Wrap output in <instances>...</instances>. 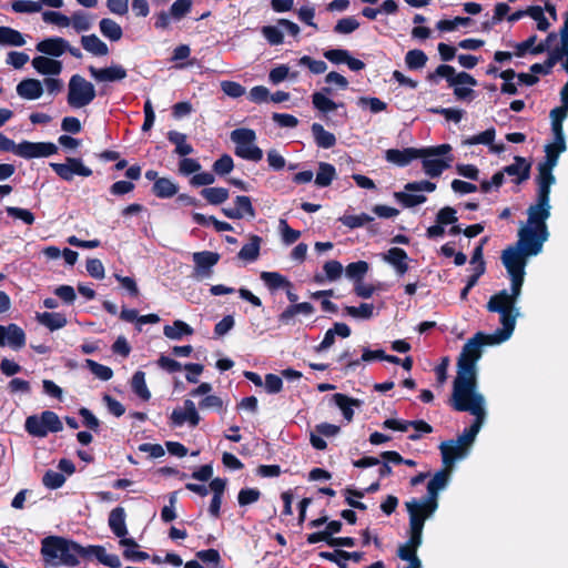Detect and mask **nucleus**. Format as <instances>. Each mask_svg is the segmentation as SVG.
<instances>
[{"mask_svg":"<svg viewBox=\"0 0 568 568\" xmlns=\"http://www.w3.org/2000/svg\"><path fill=\"white\" fill-rule=\"evenodd\" d=\"M427 59L426 53L419 49L409 50L405 55L406 65L410 70L422 69L425 67Z\"/></svg>","mask_w":568,"mask_h":568,"instance_id":"6e6d98bb","label":"nucleus"},{"mask_svg":"<svg viewBox=\"0 0 568 568\" xmlns=\"http://www.w3.org/2000/svg\"><path fill=\"white\" fill-rule=\"evenodd\" d=\"M422 164L424 172L430 176V178H438L442 175L444 170L448 169L450 166V162L453 161V158L449 156L446 160L444 159H429V158H422Z\"/></svg>","mask_w":568,"mask_h":568,"instance_id":"473e14b6","label":"nucleus"},{"mask_svg":"<svg viewBox=\"0 0 568 568\" xmlns=\"http://www.w3.org/2000/svg\"><path fill=\"white\" fill-rule=\"evenodd\" d=\"M73 29L80 33L91 29L92 22L88 13L77 11L70 17Z\"/></svg>","mask_w":568,"mask_h":568,"instance_id":"774afa93","label":"nucleus"},{"mask_svg":"<svg viewBox=\"0 0 568 568\" xmlns=\"http://www.w3.org/2000/svg\"><path fill=\"white\" fill-rule=\"evenodd\" d=\"M537 170V195L550 197L551 185L556 182V178L552 174V168H548L546 165L538 163Z\"/></svg>","mask_w":568,"mask_h":568,"instance_id":"393cba45","label":"nucleus"},{"mask_svg":"<svg viewBox=\"0 0 568 568\" xmlns=\"http://www.w3.org/2000/svg\"><path fill=\"white\" fill-rule=\"evenodd\" d=\"M67 538L60 536H49L42 540L41 552L45 557L58 558L60 557L61 549Z\"/></svg>","mask_w":568,"mask_h":568,"instance_id":"58836bf2","label":"nucleus"},{"mask_svg":"<svg viewBox=\"0 0 568 568\" xmlns=\"http://www.w3.org/2000/svg\"><path fill=\"white\" fill-rule=\"evenodd\" d=\"M261 280L265 283L270 291L280 288H292V283L278 272H262Z\"/></svg>","mask_w":568,"mask_h":568,"instance_id":"a19ab883","label":"nucleus"},{"mask_svg":"<svg viewBox=\"0 0 568 568\" xmlns=\"http://www.w3.org/2000/svg\"><path fill=\"white\" fill-rule=\"evenodd\" d=\"M312 103L313 106L322 113H328L345 106L343 102H335L323 92H314L312 94Z\"/></svg>","mask_w":568,"mask_h":568,"instance_id":"79ce46f5","label":"nucleus"},{"mask_svg":"<svg viewBox=\"0 0 568 568\" xmlns=\"http://www.w3.org/2000/svg\"><path fill=\"white\" fill-rule=\"evenodd\" d=\"M336 176L335 166L327 162H321L315 178V184L320 187H326L332 184Z\"/></svg>","mask_w":568,"mask_h":568,"instance_id":"de8ad7c7","label":"nucleus"},{"mask_svg":"<svg viewBox=\"0 0 568 568\" xmlns=\"http://www.w3.org/2000/svg\"><path fill=\"white\" fill-rule=\"evenodd\" d=\"M9 345L13 349H20L26 345V333L17 324L0 325V346Z\"/></svg>","mask_w":568,"mask_h":568,"instance_id":"2eb2a0df","label":"nucleus"},{"mask_svg":"<svg viewBox=\"0 0 568 568\" xmlns=\"http://www.w3.org/2000/svg\"><path fill=\"white\" fill-rule=\"evenodd\" d=\"M420 158L419 149L415 148H405L403 150L399 149H388L385 152L386 161L394 163L400 168L408 165L413 160Z\"/></svg>","mask_w":568,"mask_h":568,"instance_id":"aec40b11","label":"nucleus"},{"mask_svg":"<svg viewBox=\"0 0 568 568\" xmlns=\"http://www.w3.org/2000/svg\"><path fill=\"white\" fill-rule=\"evenodd\" d=\"M179 186L169 178H160L153 183L152 193L159 199H170L178 194Z\"/></svg>","mask_w":568,"mask_h":568,"instance_id":"e433bc0d","label":"nucleus"},{"mask_svg":"<svg viewBox=\"0 0 568 568\" xmlns=\"http://www.w3.org/2000/svg\"><path fill=\"white\" fill-rule=\"evenodd\" d=\"M220 261V254L211 251L195 252L193 254V262L196 270L205 275L211 273V268Z\"/></svg>","mask_w":568,"mask_h":568,"instance_id":"bb28decb","label":"nucleus"},{"mask_svg":"<svg viewBox=\"0 0 568 568\" xmlns=\"http://www.w3.org/2000/svg\"><path fill=\"white\" fill-rule=\"evenodd\" d=\"M85 367L101 381H109L113 377V371L111 367L102 365L93 359H85Z\"/></svg>","mask_w":568,"mask_h":568,"instance_id":"bf43d9fd","label":"nucleus"},{"mask_svg":"<svg viewBox=\"0 0 568 568\" xmlns=\"http://www.w3.org/2000/svg\"><path fill=\"white\" fill-rule=\"evenodd\" d=\"M97 97L93 83L80 74H73L68 83L67 102L73 109H81L90 103Z\"/></svg>","mask_w":568,"mask_h":568,"instance_id":"39448f33","label":"nucleus"},{"mask_svg":"<svg viewBox=\"0 0 568 568\" xmlns=\"http://www.w3.org/2000/svg\"><path fill=\"white\" fill-rule=\"evenodd\" d=\"M192 220L194 223L201 225V226H207L212 224L216 232H224V231H233V226L224 221H219L215 216H205L202 213L194 212L192 214Z\"/></svg>","mask_w":568,"mask_h":568,"instance_id":"09e8293b","label":"nucleus"},{"mask_svg":"<svg viewBox=\"0 0 568 568\" xmlns=\"http://www.w3.org/2000/svg\"><path fill=\"white\" fill-rule=\"evenodd\" d=\"M351 327L345 323L336 322L333 327L327 329L323 341L315 347L316 352H323L328 349L335 343V337L347 338L351 336Z\"/></svg>","mask_w":568,"mask_h":568,"instance_id":"5701e85b","label":"nucleus"},{"mask_svg":"<svg viewBox=\"0 0 568 568\" xmlns=\"http://www.w3.org/2000/svg\"><path fill=\"white\" fill-rule=\"evenodd\" d=\"M314 141L318 148L331 149L336 144V136L324 129L320 123H313L311 126Z\"/></svg>","mask_w":568,"mask_h":568,"instance_id":"72a5a7b5","label":"nucleus"},{"mask_svg":"<svg viewBox=\"0 0 568 568\" xmlns=\"http://www.w3.org/2000/svg\"><path fill=\"white\" fill-rule=\"evenodd\" d=\"M449 405L456 412H468L475 416L473 424L468 428H465L463 434L455 439L456 443L468 452V448L475 442L486 417L485 397L484 395L468 396L452 394Z\"/></svg>","mask_w":568,"mask_h":568,"instance_id":"f03ea898","label":"nucleus"},{"mask_svg":"<svg viewBox=\"0 0 568 568\" xmlns=\"http://www.w3.org/2000/svg\"><path fill=\"white\" fill-rule=\"evenodd\" d=\"M496 345L488 334L477 332L463 346L457 361V375L453 383L455 395H481L477 392V368L476 363L481 357V347Z\"/></svg>","mask_w":568,"mask_h":568,"instance_id":"f257e3e1","label":"nucleus"},{"mask_svg":"<svg viewBox=\"0 0 568 568\" xmlns=\"http://www.w3.org/2000/svg\"><path fill=\"white\" fill-rule=\"evenodd\" d=\"M91 556L90 546L83 547L77 541L67 539L61 552L60 559L61 562L68 567H75L80 564L79 557H88Z\"/></svg>","mask_w":568,"mask_h":568,"instance_id":"ddd939ff","label":"nucleus"},{"mask_svg":"<svg viewBox=\"0 0 568 568\" xmlns=\"http://www.w3.org/2000/svg\"><path fill=\"white\" fill-rule=\"evenodd\" d=\"M17 93L23 99L36 100L43 94V87L37 79H24L18 83Z\"/></svg>","mask_w":568,"mask_h":568,"instance_id":"cd10ccee","label":"nucleus"},{"mask_svg":"<svg viewBox=\"0 0 568 568\" xmlns=\"http://www.w3.org/2000/svg\"><path fill=\"white\" fill-rule=\"evenodd\" d=\"M498 313L500 315L499 321L501 327L497 328L493 334H488L489 337L491 338V342L496 344H500L511 336L516 326V318L518 316V311L516 308L511 311L504 310Z\"/></svg>","mask_w":568,"mask_h":568,"instance_id":"f8f14e48","label":"nucleus"},{"mask_svg":"<svg viewBox=\"0 0 568 568\" xmlns=\"http://www.w3.org/2000/svg\"><path fill=\"white\" fill-rule=\"evenodd\" d=\"M58 152V146L52 142L22 141L18 144L17 155L24 159L45 158Z\"/></svg>","mask_w":568,"mask_h":568,"instance_id":"1a4fd4ad","label":"nucleus"},{"mask_svg":"<svg viewBox=\"0 0 568 568\" xmlns=\"http://www.w3.org/2000/svg\"><path fill=\"white\" fill-rule=\"evenodd\" d=\"M515 304L516 301L510 297L507 290H501L489 298L487 310L493 313L504 310L511 311L515 308Z\"/></svg>","mask_w":568,"mask_h":568,"instance_id":"c756f323","label":"nucleus"},{"mask_svg":"<svg viewBox=\"0 0 568 568\" xmlns=\"http://www.w3.org/2000/svg\"><path fill=\"white\" fill-rule=\"evenodd\" d=\"M550 197L537 195L536 203L527 210L528 220L526 225L548 230L546 221L550 216Z\"/></svg>","mask_w":568,"mask_h":568,"instance_id":"6e6552de","label":"nucleus"},{"mask_svg":"<svg viewBox=\"0 0 568 568\" xmlns=\"http://www.w3.org/2000/svg\"><path fill=\"white\" fill-rule=\"evenodd\" d=\"M549 237V231L535 226L523 225L518 230L516 245H510L501 253V257L517 260L527 264V258L542 251L544 243Z\"/></svg>","mask_w":568,"mask_h":568,"instance_id":"7ed1b4c3","label":"nucleus"},{"mask_svg":"<svg viewBox=\"0 0 568 568\" xmlns=\"http://www.w3.org/2000/svg\"><path fill=\"white\" fill-rule=\"evenodd\" d=\"M125 516V509L121 506L113 508L109 514V527L111 531L119 538L125 537L128 535Z\"/></svg>","mask_w":568,"mask_h":568,"instance_id":"a878e982","label":"nucleus"},{"mask_svg":"<svg viewBox=\"0 0 568 568\" xmlns=\"http://www.w3.org/2000/svg\"><path fill=\"white\" fill-rule=\"evenodd\" d=\"M37 318L42 325L48 327L50 331L60 329L67 325L65 316L60 313L44 312L38 314Z\"/></svg>","mask_w":568,"mask_h":568,"instance_id":"3c124183","label":"nucleus"},{"mask_svg":"<svg viewBox=\"0 0 568 568\" xmlns=\"http://www.w3.org/2000/svg\"><path fill=\"white\" fill-rule=\"evenodd\" d=\"M88 71L91 78L98 83H112L119 82L126 78L128 71L121 64L112 63L105 68H95L94 65H89Z\"/></svg>","mask_w":568,"mask_h":568,"instance_id":"9b49d317","label":"nucleus"},{"mask_svg":"<svg viewBox=\"0 0 568 568\" xmlns=\"http://www.w3.org/2000/svg\"><path fill=\"white\" fill-rule=\"evenodd\" d=\"M163 334L170 339H181L184 335H192L193 328L185 322L176 320L172 325H165Z\"/></svg>","mask_w":568,"mask_h":568,"instance_id":"49530a36","label":"nucleus"},{"mask_svg":"<svg viewBox=\"0 0 568 568\" xmlns=\"http://www.w3.org/2000/svg\"><path fill=\"white\" fill-rule=\"evenodd\" d=\"M64 483L65 476L62 473L54 471L52 469H48L42 477L43 486L49 489H58L62 487Z\"/></svg>","mask_w":568,"mask_h":568,"instance_id":"69168bd1","label":"nucleus"},{"mask_svg":"<svg viewBox=\"0 0 568 568\" xmlns=\"http://www.w3.org/2000/svg\"><path fill=\"white\" fill-rule=\"evenodd\" d=\"M314 311V306L308 302L293 303L278 315V322L281 324L288 325L292 323L295 315H311Z\"/></svg>","mask_w":568,"mask_h":568,"instance_id":"c85d7f7f","label":"nucleus"},{"mask_svg":"<svg viewBox=\"0 0 568 568\" xmlns=\"http://www.w3.org/2000/svg\"><path fill=\"white\" fill-rule=\"evenodd\" d=\"M405 506L409 515L408 532L423 536L425 521L434 515L438 508V504L423 497L420 500L413 498L406 501Z\"/></svg>","mask_w":568,"mask_h":568,"instance_id":"423d86ee","label":"nucleus"},{"mask_svg":"<svg viewBox=\"0 0 568 568\" xmlns=\"http://www.w3.org/2000/svg\"><path fill=\"white\" fill-rule=\"evenodd\" d=\"M201 195L212 205H219L224 203L230 192L225 187H205L201 191Z\"/></svg>","mask_w":568,"mask_h":568,"instance_id":"603ef678","label":"nucleus"},{"mask_svg":"<svg viewBox=\"0 0 568 568\" xmlns=\"http://www.w3.org/2000/svg\"><path fill=\"white\" fill-rule=\"evenodd\" d=\"M333 400L336 406L342 410L344 418L347 422H352L354 417L353 407H361L363 402L358 398L349 397L342 393H336L333 395Z\"/></svg>","mask_w":568,"mask_h":568,"instance_id":"7c9ffc66","label":"nucleus"},{"mask_svg":"<svg viewBox=\"0 0 568 568\" xmlns=\"http://www.w3.org/2000/svg\"><path fill=\"white\" fill-rule=\"evenodd\" d=\"M196 558L206 565H211L212 568L222 567V558L217 549L210 548L200 550L196 552Z\"/></svg>","mask_w":568,"mask_h":568,"instance_id":"680f3d73","label":"nucleus"},{"mask_svg":"<svg viewBox=\"0 0 568 568\" xmlns=\"http://www.w3.org/2000/svg\"><path fill=\"white\" fill-rule=\"evenodd\" d=\"M505 174L515 176L514 182L521 184L530 178L531 162L527 159L516 155L514 156V163L503 168Z\"/></svg>","mask_w":568,"mask_h":568,"instance_id":"f3484780","label":"nucleus"},{"mask_svg":"<svg viewBox=\"0 0 568 568\" xmlns=\"http://www.w3.org/2000/svg\"><path fill=\"white\" fill-rule=\"evenodd\" d=\"M318 556L325 560L332 561L339 566V568H347L346 560H353L354 562H359L364 558V552L362 551H346L343 549H335L333 552L331 551H321Z\"/></svg>","mask_w":568,"mask_h":568,"instance_id":"412c9836","label":"nucleus"},{"mask_svg":"<svg viewBox=\"0 0 568 568\" xmlns=\"http://www.w3.org/2000/svg\"><path fill=\"white\" fill-rule=\"evenodd\" d=\"M0 44L9 45V47H22L26 44V39L23 34L11 28V27H0Z\"/></svg>","mask_w":568,"mask_h":568,"instance_id":"ea45409f","label":"nucleus"},{"mask_svg":"<svg viewBox=\"0 0 568 568\" xmlns=\"http://www.w3.org/2000/svg\"><path fill=\"white\" fill-rule=\"evenodd\" d=\"M452 469L445 467L438 470L427 484V494L425 498L435 504H438V493L444 489L450 478Z\"/></svg>","mask_w":568,"mask_h":568,"instance_id":"6ab92c4d","label":"nucleus"},{"mask_svg":"<svg viewBox=\"0 0 568 568\" xmlns=\"http://www.w3.org/2000/svg\"><path fill=\"white\" fill-rule=\"evenodd\" d=\"M171 425L179 427L189 423L191 427H196L200 424L201 417L191 399L184 400V410L180 408L173 409L170 416Z\"/></svg>","mask_w":568,"mask_h":568,"instance_id":"4468645a","label":"nucleus"},{"mask_svg":"<svg viewBox=\"0 0 568 568\" xmlns=\"http://www.w3.org/2000/svg\"><path fill=\"white\" fill-rule=\"evenodd\" d=\"M323 270L325 272V276L322 274H316L314 276V281L318 284L324 283L325 278L331 282L338 280L343 273V265L341 262L332 260L325 262Z\"/></svg>","mask_w":568,"mask_h":568,"instance_id":"a18cd8bd","label":"nucleus"},{"mask_svg":"<svg viewBox=\"0 0 568 568\" xmlns=\"http://www.w3.org/2000/svg\"><path fill=\"white\" fill-rule=\"evenodd\" d=\"M374 219L367 213H361L358 215L344 214L338 219V221L347 226L348 229H358L364 226L365 224L372 222Z\"/></svg>","mask_w":568,"mask_h":568,"instance_id":"4d7b16f0","label":"nucleus"},{"mask_svg":"<svg viewBox=\"0 0 568 568\" xmlns=\"http://www.w3.org/2000/svg\"><path fill=\"white\" fill-rule=\"evenodd\" d=\"M344 311L352 317L368 320L374 314V305L362 303L359 306H345Z\"/></svg>","mask_w":568,"mask_h":568,"instance_id":"0e129e2a","label":"nucleus"},{"mask_svg":"<svg viewBox=\"0 0 568 568\" xmlns=\"http://www.w3.org/2000/svg\"><path fill=\"white\" fill-rule=\"evenodd\" d=\"M406 192H395L394 197L404 206V207H414L419 204H423L427 201V197L423 194H412Z\"/></svg>","mask_w":568,"mask_h":568,"instance_id":"13d9d810","label":"nucleus"},{"mask_svg":"<svg viewBox=\"0 0 568 568\" xmlns=\"http://www.w3.org/2000/svg\"><path fill=\"white\" fill-rule=\"evenodd\" d=\"M53 172L63 181H72L74 175L89 178L92 170L83 164L80 158H67L65 163H50Z\"/></svg>","mask_w":568,"mask_h":568,"instance_id":"0eeeda50","label":"nucleus"},{"mask_svg":"<svg viewBox=\"0 0 568 568\" xmlns=\"http://www.w3.org/2000/svg\"><path fill=\"white\" fill-rule=\"evenodd\" d=\"M41 418L43 420L44 428L47 429V434L58 433L63 429V425L54 412L44 410L41 413Z\"/></svg>","mask_w":568,"mask_h":568,"instance_id":"e2e57ef3","label":"nucleus"},{"mask_svg":"<svg viewBox=\"0 0 568 568\" xmlns=\"http://www.w3.org/2000/svg\"><path fill=\"white\" fill-rule=\"evenodd\" d=\"M407 260L406 251L400 247H390L383 254V261L392 265L399 276L406 274L409 268Z\"/></svg>","mask_w":568,"mask_h":568,"instance_id":"4be33fe9","label":"nucleus"},{"mask_svg":"<svg viewBox=\"0 0 568 568\" xmlns=\"http://www.w3.org/2000/svg\"><path fill=\"white\" fill-rule=\"evenodd\" d=\"M501 262L511 281V292L509 293V295L513 300L517 302V298L521 293V287L524 284L526 264L517 260H509L505 257H501Z\"/></svg>","mask_w":568,"mask_h":568,"instance_id":"9d476101","label":"nucleus"},{"mask_svg":"<svg viewBox=\"0 0 568 568\" xmlns=\"http://www.w3.org/2000/svg\"><path fill=\"white\" fill-rule=\"evenodd\" d=\"M231 141L235 143L234 154L243 160L258 162L263 159V150L255 145L256 133L248 128H239L231 132Z\"/></svg>","mask_w":568,"mask_h":568,"instance_id":"20e7f679","label":"nucleus"},{"mask_svg":"<svg viewBox=\"0 0 568 568\" xmlns=\"http://www.w3.org/2000/svg\"><path fill=\"white\" fill-rule=\"evenodd\" d=\"M298 72H290V68L286 64H280L270 71L268 79L272 83L277 84L284 81L286 78L296 79Z\"/></svg>","mask_w":568,"mask_h":568,"instance_id":"052dcab7","label":"nucleus"},{"mask_svg":"<svg viewBox=\"0 0 568 568\" xmlns=\"http://www.w3.org/2000/svg\"><path fill=\"white\" fill-rule=\"evenodd\" d=\"M166 138L175 145L174 152L178 155L187 156L194 152L193 146L186 142V134L172 130L168 132Z\"/></svg>","mask_w":568,"mask_h":568,"instance_id":"4c0bfd02","label":"nucleus"},{"mask_svg":"<svg viewBox=\"0 0 568 568\" xmlns=\"http://www.w3.org/2000/svg\"><path fill=\"white\" fill-rule=\"evenodd\" d=\"M24 428L30 435H32L34 437L41 438V437H45L48 435L47 429L44 428L41 415L40 416L31 415V416L27 417L26 423H24Z\"/></svg>","mask_w":568,"mask_h":568,"instance_id":"5fc2aeb1","label":"nucleus"},{"mask_svg":"<svg viewBox=\"0 0 568 568\" xmlns=\"http://www.w3.org/2000/svg\"><path fill=\"white\" fill-rule=\"evenodd\" d=\"M368 268L369 265L366 261H357L349 263L345 268V273L348 278L354 280L357 283L363 281Z\"/></svg>","mask_w":568,"mask_h":568,"instance_id":"864d4df0","label":"nucleus"},{"mask_svg":"<svg viewBox=\"0 0 568 568\" xmlns=\"http://www.w3.org/2000/svg\"><path fill=\"white\" fill-rule=\"evenodd\" d=\"M261 243L262 239L258 235H251L250 243H246L242 246L237 253V257L246 262L256 261L260 256Z\"/></svg>","mask_w":568,"mask_h":568,"instance_id":"c9c22d12","label":"nucleus"},{"mask_svg":"<svg viewBox=\"0 0 568 568\" xmlns=\"http://www.w3.org/2000/svg\"><path fill=\"white\" fill-rule=\"evenodd\" d=\"M100 32L110 41H119L123 36L121 26L110 18H103L99 22Z\"/></svg>","mask_w":568,"mask_h":568,"instance_id":"c03bdc74","label":"nucleus"},{"mask_svg":"<svg viewBox=\"0 0 568 568\" xmlns=\"http://www.w3.org/2000/svg\"><path fill=\"white\" fill-rule=\"evenodd\" d=\"M423 542V536L408 532V540L406 544L400 545L397 550V556L405 561H408L409 565L416 564L417 566H422L420 559L417 557V549L420 547Z\"/></svg>","mask_w":568,"mask_h":568,"instance_id":"dca6fc26","label":"nucleus"},{"mask_svg":"<svg viewBox=\"0 0 568 568\" xmlns=\"http://www.w3.org/2000/svg\"><path fill=\"white\" fill-rule=\"evenodd\" d=\"M81 45L97 57H104L109 53L108 45L97 34L82 36Z\"/></svg>","mask_w":568,"mask_h":568,"instance_id":"f704fd0d","label":"nucleus"},{"mask_svg":"<svg viewBox=\"0 0 568 568\" xmlns=\"http://www.w3.org/2000/svg\"><path fill=\"white\" fill-rule=\"evenodd\" d=\"M11 8L17 13H36L42 9V6L33 0H14L11 3Z\"/></svg>","mask_w":568,"mask_h":568,"instance_id":"338daca9","label":"nucleus"},{"mask_svg":"<svg viewBox=\"0 0 568 568\" xmlns=\"http://www.w3.org/2000/svg\"><path fill=\"white\" fill-rule=\"evenodd\" d=\"M91 555H93L99 562L110 568H120L121 560L118 555L108 554L105 548L100 545L90 546Z\"/></svg>","mask_w":568,"mask_h":568,"instance_id":"37998d69","label":"nucleus"},{"mask_svg":"<svg viewBox=\"0 0 568 568\" xmlns=\"http://www.w3.org/2000/svg\"><path fill=\"white\" fill-rule=\"evenodd\" d=\"M33 68L44 75H58L62 71V63L58 60L38 55L32 60Z\"/></svg>","mask_w":568,"mask_h":568,"instance_id":"2f4dec72","label":"nucleus"},{"mask_svg":"<svg viewBox=\"0 0 568 568\" xmlns=\"http://www.w3.org/2000/svg\"><path fill=\"white\" fill-rule=\"evenodd\" d=\"M36 49L50 57H61L68 49V41L60 37L47 38L40 41Z\"/></svg>","mask_w":568,"mask_h":568,"instance_id":"b1692460","label":"nucleus"},{"mask_svg":"<svg viewBox=\"0 0 568 568\" xmlns=\"http://www.w3.org/2000/svg\"><path fill=\"white\" fill-rule=\"evenodd\" d=\"M132 392L139 396L142 400H149L151 398V392L149 390L145 383V373L136 371L131 379Z\"/></svg>","mask_w":568,"mask_h":568,"instance_id":"8fccbe9b","label":"nucleus"},{"mask_svg":"<svg viewBox=\"0 0 568 568\" xmlns=\"http://www.w3.org/2000/svg\"><path fill=\"white\" fill-rule=\"evenodd\" d=\"M439 450L444 466L449 469H452L457 459L465 457L468 453L455 439L443 442L439 445Z\"/></svg>","mask_w":568,"mask_h":568,"instance_id":"a211bd4d","label":"nucleus"}]
</instances>
